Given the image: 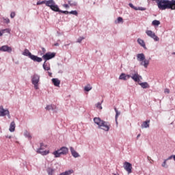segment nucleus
Wrapping results in <instances>:
<instances>
[{
    "instance_id": "6e6552de",
    "label": "nucleus",
    "mask_w": 175,
    "mask_h": 175,
    "mask_svg": "<svg viewBox=\"0 0 175 175\" xmlns=\"http://www.w3.org/2000/svg\"><path fill=\"white\" fill-rule=\"evenodd\" d=\"M146 33H147L148 36L152 38V39H154V40H155V41L159 40V36H157V35H156L155 32H154L153 31H151V29H147L146 31Z\"/></svg>"
},
{
    "instance_id": "9b49d317",
    "label": "nucleus",
    "mask_w": 175,
    "mask_h": 175,
    "mask_svg": "<svg viewBox=\"0 0 175 175\" xmlns=\"http://www.w3.org/2000/svg\"><path fill=\"white\" fill-rule=\"evenodd\" d=\"M56 53H46V54H44L43 58L44 59H46L47 61L48 59H51V58H54L55 57Z\"/></svg>"
},
{
    "instance_id": "f8f14e48",
    "label": "nucleus",
    "mask_w": 175,
    "mask_h": 175,
    "mask_svg": "<svg viewBox=\"0 0 175 175\" xmlns=\"http://www.w3.org/2000/svg\"><path fill=\"white\" fill-rule=\"evenodd\" d=\"M0 51H8V53H11L12 51V49L10 46H8V44H5L0 47Z\"/></svg>"
},
{
    "instance_id": "393cba45",
    "label": "nucleus",
    "mask_w": 175,
    "mask_h": 175,
    "mask_svg": "<svg viewBox=\"0 0 175 175\" xmlns=\"http://www.w3.org/2000/svg\"><path fill=\"white\" fill-rule=\"evenodd\" d=\"M90 90H92V86L91 84H87V85H85L84 90L85 91H90Z\"/></svg>"
},
{
    "instance_id": "49530a36",
    "label": "nucleus",
    "mask_w": 175,
    "mask_h": 175,
    "mask_svg": "<svg viewBox=\"0 0 175 175\" xmlns=\"http://www.w3.org/2000/svg\"><path fill=\"white\" fill-rule=\"evenodd\" d=\"M148 160L150 162V161H151V157H150L149 156H148Z\"/></svg>"
},
{
    "instance_id": "c9c22d12",
    "label": "nucleus",
    "mask_w": 175,
    "mask_h": 175,
    "mask_svg": "<svg viewBox=\"0 0 175 175\" xmlns=\"http://www.w3.org/2000/svg\"><path fill=\"white\" fill-rule=\"evenodd\" d=\"M129 6L133 9H135V10H137V8L134 6L133 3H129Z\"/></svg>"
},
{
    "instance_id": "b1692460",
    "label": "nucleus",
    "mask_w": 175,
    "mask_h": 175,
    "mask_svg": "<svg viewBox=\"0 0 175 175\" xmlns=\"http://www.w3.org/2000/svg\"><path fill=\"white\" fill-rule=\"evenodd\" d=\"M55 105H47L46 107V110H54L55 109Z\"/></svg>"
},
{
    "instance_id": "de8ad7c7",
    "label": "nucleus",
    "mask_w": 175,
    "mask_h": 175,
    "mask_svg": "<svg viewBox=\"0 0 175 175\" xmlns=\"http://www.w3.org/2000/svg\"><path fill=\"white\" fill-rule=\"evenodd\" d=\"M59 43H55V46H58Z\"/></svg>"
},
{
    "instance_id": "09e8293b",
    "label": "nucleus",
    "mask_w": 175,
    "mask_h": 175,
    "mask_svg": "<svg viewBox=\"0 0 175 175\" xmlns=\"http://www.w3.org/2000/svg\"><path fill=\"white\" fill-rule=\"evenodd\" d=\"M152 163H153V160H152V159H151L150 163L152 164Z\"/></svg>"
},
{
    "instance_id": "c756f323",
    "label": "nucleus",
    "mask_w": 175,
    "mask_h": 175,
    "mask_svg": "<svg viewBox=\"0 0 175 175\" xmlns=\"http://www.w3.org/2000/svg\"><path fill=\"white\" fill-rule=\"evenodd\" d=\"M70 14H75V16H77L78 12L77 10H71V12H70Z\"/></svg>"
},
{
    "instance_id": "4c0bfd02",
    "label": "nucleus",
    "mask_w": 175,
    "mask_h": 175,
    "mask_svg": "<svg viewBox=\"0 0 175 175\" xmlns=\"http://www.w3.org/2000/svg\"><path fill=\"white\" fill-rule=\"evenodd\" d=\"M15 16H16L15 12H11V14H10V17H11L12 18H14V17H15Z\"/></svg>"
},
{
    "instance_id": "0eeeda50",
    "label": "nucleus",
    "mask_w": 175,
    "mask_h": 175,
    "mask_svg": "<svg viewBox=\"0 0 175 175\" xmlns=\"http://www.w3.org/2000/svg\"><path fill=\"white\" fill-rule=\"evenodd\" d=\"M68 153V148L64 146L61 148L59 150L53 152V155L55 157H60L61 154H67Z\"/></svg>"
},
{
    "instance_id": "a878e982",
    "label": "nucleus",
    "mask_w": 175,
    "mask_h": 175,
    "mask_svg": "<svg viewBox=\"0 0 175 175\" xmlns=\"http://www.w3.org/2000/svg\"><path fill=\"white\" fill-rule=\"evenodd\" d=\"M152 25L154 26H158L161 24V21H159V20H153V21L152 22Z\"/></svg>"
},
{
    "instance_id": "aec40b11",
    "label": "nucleus",
    "mask_w": 175,
    "mask_h": 175,
    "mask_svg": "<svg viewBox=\"0 0 175 175\" xmlns=\"http://www.w3.org/2000/svg\"><path fill=\"white\" fill-rule=\"evenodd\" d=\"M137 42L139 43V44L142 46V47L146 48V43H145L144 40H143V39H141L140 38H138Z\"/></svg>"
},
{
    "instance_id": "ddd939ff",
    "label": "nucleus",
    "mask_w": 175,
    "mask_h": 175,
    "mask_svg": "<svg viewBox=\"0 0 175 175\" xmlns=\"http://www.w3.org/2000/svg\"><path fill=\"white\" fill-rule=\"evenodd\" d=\"M131 78L134 80V81H137L138 83H139L140 80L142 79V76H140L137 72H135L134 75H132Z\"/></svg>"
},
{
    "instance_id": "cd10ccee",
    "label": "nucleus",
    "mask_w": 175,
    "mask_h": 175,
    "mask_svg": "<svg viewBox=\"0 0 175 175\" xmlns=\"http://www.w3.org/2000/svg\"><path fill=\"white\" fill-rule=\"evenodd\" d=\"M115 111H116V120L117 121L118 116H120V112L118 111L117 108H115Z\"/></svg>"
},
{
    "instance_id": "7ed1b4c3",
    "label": "nucleus",
    "mask_w": 175,
    "mask_h": 175,
    "mask_svg": "<svg viewBox=\"0 0 175 175\" xmlns=\"http://www.w3.org/2000/svg\"><path fill=\"white\" fill-rule=\"evenodd\" d=\"M137 59L141 61V65H144L145 68H148L150 61L149 59H146V55H144V53L137 54Z\"/></svg>"
},
{
    "instance_id": "7c9ffc66",
    "label": "nucleus",
    "mask_w": 175,
    "mask_h": 175,
    "mask_svg": "<svg viewBox=\"0 0 175 175\" xmlns=\"http://www.w3.org/2000/svg\"><path fill=\"white\" fill-rule=\"evenodd\" d=\"M6 31V32H10V29H2V31H0V36H2L3 33Z\"/></svg>"
},
{
    "instance_id": "f3484780",
    "label": "nucleus",
    "mask_w": 175,
    "mask_h": 175,
    "mask_svg": "<svg viewBox=\"0 0 175 175\" xmlns=\"http://www.w3.org/2000/svg\"><path fill=\"white\" fill-rule=\"evenodd\" d=\"M52 82L57 87H58L60 83H61L60 80L59 79H57V78L52 79Z\"/></svg>"
},
{
    "instance_id": "9d476101",
    "label": "nucleus",
    "mask_w": 175,
    "mask_h": 175,
    "mask_svg": "<svg viewBox=\"0 0 175 175\" xmlns=\"http://www.w3.org/2000/svg\"><path fill=\"white\" fill-rule=\"evenodd\" d=\"M124 168L128 172V174H132L133 165L131 163L125 161V163H124Z\"/></svg>"
},
{
    "instance_id": "58836bf2",
    "label": "nucleus",
    "mask_w": 175,
    "mask_h": 175,
    "mask_svg": "<svg viewBox=\"0 0 175 175\" xmlns=\"http://www.w3.org/2000/svg\"><path fill=\"white\" fill-rule=\"evenodd\" d=\"M3 21H5V23H10V18H3Z\"/></svg>"
},
{
    "instance_id": "1a4fd4ad",
    "label": "nucleus",
    "mask_w": 175,
    "mask_h": 175,
    "mask_svg": "<svg viewBox=\"0 0 175 175\" xmlns=\"http://www.w3.org/2000/svg\"><path fill=\"white\" fill-rule=\"evenodd\" d=\"M46 148V146H44V144H40V149L37 150V152L40 153V154H42L43 156L49 154V150H44Z\"/></svg>"
},
{
    "instance_id": "c03bdc74",
    "label": "nucleus",
    "mask_w": 175,
    "mask_h": 175,
    "mask_svg": "<svg viewBox=\"0 0 175 175\" xmlns=\"http://www.w3.org/2000/svg\"><path fill=\"white\" fill-rule=\"evenodd\" d=\"M64 8H69V5H68V3H64Z\"/></svg>"
},
{
    "instance_id": "e433bc0d",
    "label": "nucleus",
    "mask_w": 175,
    "mask_h": 175,
    "mask_svg": "<svg viewBox=\"0 0 175 175\" xmlns=\"http://www.w3.org/2000/svg\"><path fill=\"white\" fill-rule=\"evenodd\" d=\"M43 3H46V1H38L37 2V5H42Z\"/></svg>"
},
{
    "instance_id": "473e14b6",
    "label": "nucleus",
    "mask_w": 175,
    "mask_h": 175,
    "mask_svg": "<svg viewBox=\"0 0 175 175\" xmlns=\"http://www.w3.org/2000/svg\"><path fill=\"white\" fill-rule=\"evenodd\" d=\"M25 135L27 136V137H29V139H31V137L30 133H28V131H25Z\"/></svg>"
},
{
    "instance_id": "a19ab883",
    "label": "nucleus",
    "mask_w": 175,
    "mask_h": 175,
    "mask_svg": "<svg viewBox=\"0 0 175 175\" xmlns=\"http://www.w3.org/2000/svg\"><path fill=\"white\" fill-rule=\"evenodd\" d=\"M167 160H165L162 164V167H165Z\"/></svg>"
},
{
    "instance_id": "a211bd4d",
    "label": "nucleus",
    "mask_w": 175,
    "mask_h": 175,
    "mask_svg": "<svg viewBox=\"0 0 175 175\" xmlns=\"http://www.w3.org/2000/svg\"><path fill=\"white\" fill-rule=\"evenodd\" d=\"M139 84L142 87V88H149L150 85L147 81H144L142 83H139Z\"/></svg>"
},
{
    "instance_id": "412c9836",
    "label": "nucleus",
    "mask_w": 175,
    "mask_h": 175,
    "mask_svg": "<svg viewBox=\"0 0 175 175\" xmlns=\"http://www.w3.org/2000/svg\"><path fill=\"white\" fill-rule=\"evenodd\" d=\"M150 120H146V122H144L142 124V128H148L150 126Z\"/></svg>"
},
{
    "instance_id": "37998d69",
    "label": "nucleus",
    "mask_w": 175,
    "mask_h": 175,
    "mask_svg": "<svg viewBox=\"0 0 175 175\" xmlns=\"http://www.w3.org/2000/svg\"><path fill=\"white\" fill-rule=\"evenodd\" d=\"M174 155L172 156H170V157H168L167 160H172V159H174Z\"/></svg>"
},
{
    "instance_id": "f03ea898",
    "label": "nucleus",
    "mask_w": 175,
    "mask_h": 175,
    "mask_svg": "<svg viewBox=\"0 0 175 175\" xmlns=\"http://www.w3.org/2000/svg\"><path fill=\"white\" fill-rule=\"evenodd\" d=\"M94 121L97 125L98 128L100 129H103L104 131H109L110 124L107 123V122H104V120H101L100 118H94Z\"/></svg>"
},
{
    "instance_id": "72a5a7b5",
    "label": "nucleus",
    "mask_w": 175,
    "mask_h": 175,
    "mask_svg": "<svg viewBox=\"0 0 175 175\" xmlns=\"http://www.w3.org/2000/svg\"><path fill=\"white\" fill-rule=\"evenodd\" d=\"M83 39H85V38H83V36H80L79 38H78L77 42L81 43Z\"/></svg>"
},
{
    "instance_id": "39448f33",
    "label": "nucleus",
    "mask_w": 175,
    "mask_h": 175,
    "mask_svg": "<svg viewBox=\"0 0 175 175\" xmlns=\"http://www.w3.org/2000/svg\"><path fill=\"white\" fill-rule=\"evenodd\" d=\"M45 4L46 6H49V8H51V9L55 12H58V10H59L58 5H56L54 0L45 1Z\"/></svg>"
},
{
    "instance_id": "4be33fe9",
    "label": "nucleus",
    "mask_w": 175,
    "mask_h": 175,
    "mask_svg": "<svg viewBox=\"0 0 175 175\" xmlns=\"http://www.w3.org/2000/svg\"><path fill=\"white\" fill-rule=\"evenodd\" d=\"M43 68L45 70H50V69H51V66H50V65H48V64H46V59L43 64Z\"/></svg>"
},
{
    "instance_id": "79ce46f5",
    "label": "nucleus",
    "mask_w": 175,
    "mask_h": 175,
    "mask_svg": "<svg viewBox=\"0 0 175 175\" xmlns=\"http://www.w3.org/2000/svg\"><path fill=\"white\" fill-rule=\"evenodd\" d=\"M137 10H146V8H137Z\"/></svg>"
},
{
    "instance_id": "bb28decb",
    "label": "nucleus",
    "mask_w": 175,
    "mask_h": 175,
    "mask_svg": "<svg viewBox=\"0 0 175 175\" xmlns=\"http://www.w3.org/2000/svg\"><path fill=\"white\" fill-rule=\"evenodd\" d=\"M46 171L49 175H53L54 170L53 168H47Z\"/></svg>"
},
{
    "instance_id": "423d86ee",
    "label": "nucleus",
    "mask_w": 175,
    "mask_h": 175,
    "mask_svg": "<svg viewBox=\"0 0 175 175\" xmlns=\"http://www.w3.org/2000/svg\"><path fill=\"white\" fill-rule=\"evenodd\" d=\"M40 75H38L37 73H35L31 77V81L33 84L34 88L36 90H38L39 88V81H40Z\"/></svg>"
},
{
    "instance_id": "f257e3e1",
    "label": "nucleus",
    "mask_w": 175,
    "mask_h": 175,
    "mask_svg": "<svg viewBox=\"0 0 175 175\" xmlns=\"http://www.w3.org/2000/svg\"><path fill=\"white\" fill-rule=\"evenodd\" d=\"M159 9L165 10V9H172L175 10V0H156Z\"/></svg>"
},
{
    "instance_id": "6ab92c4d",
    "label": "nucleus",
    "mask_w": 175,
    "mask_h": 175,
    "mask_svg": "<svg viewBox=\"0 0 175 175\" xmlns=\"http://www.w3.org/2000/svg\"><path fill=\"white\" fill-rule=\"evenodd\" d=\"M15 128H16L15 122H12L10 124L9 130L10 131V132H14V131H15Z\"/></svg>"
},
{
    "instance_id": "2eb2a0df",
    "label": "nucleus",
    "mask_w": 175,
    "mask_h": 175,
    "mask_svg": "<svg viewBox=\"0 0 175 175\" xmlns=\"http://www.w3.org/2000/svg\"><path fill=\"white\" fill-rule=\"evenodd\" d=\"M70 150L73 157H75V158L79 157V153H77V152H76V150H75V149L72 146L70 148Z\"/></svg>"
},
{
    "instance_id": "4468645a",
    "label": "nucleus",
    "mask_w": 175,
    "mask_h": 175,
    "mask_svg": "<svg viewBox=\"0 0 175 175\" xmlns=\"http://www.w3.org/2000/svg\"><path fill=\"white\" fill-rule=\"evenodd\" d=\"M131 77V75H126V73H121V75L119 77V79L122 80H127L128 79H130Z\"/></svg>"
},
{
    "instance_id": "20e7f679",
    "label": "nucleus",
    "mask_w": 175,
    "mask_h": 175,
    "mask_svg": "<svg viewBox=\"0 0 175 175\" xmlns=\"http://www.w3.org/2000/svg\"><path fill=\"white\" fill-rule=\"evenodd\" d=\"M24 55H27L33 59V61H37L38 62H41L42 61V58L41 57H38V55H34L33 54H31V51L28 50V49H25L23 51Z\"/></svg>"
},
{
    "instance_id": "2f4dec72",
    "label": "nucleus",
    "mask_w": 175,
    "mask_h": 175,
    "mask_svg": "<svg viewBox=\"0 0 175 175\" xmlns=\"http://www.w3.org/2000/svg\"><path fill=\"white\" fill-rule=\"evenodd\" d=\"M58 12H61V13H64L65 14H68L69 12L68 10H60V9H59Z\"/></svg>"
},
{
    "instance_id": "ea45409f",
    "label": "nucleus",
    "mask_w": 175,
    "mask_h": 175,
    "mask_svg": "<svg viewBox=\"0 0 175 175\" xmlns=\"http://www.w3.org/2000/svg\"><path fill=\"white\" fill-rule=\"evenodd\" d=\"M170 89L169 88H165L164 90V92L167 93V94H169L170 93Z\"/></svg>"
},
{
    "instance_id": "8fccbe9b",
    "label": "nucleus",
    "mask_w": 175,
    "mask_h": 175,
    "mask_svg": "<svg viewBox=\"0 0 175 175\" xmlns=\"http://www.w3.org/2000/svg\"><path fill=\"white\" fill-rule=\"evenodd\" d=\"M140 134H138V135L137 136V138L138 139V137H139Z\"/></svg>"
},
{
    "instance_id": "a18cd8bd",
    "label": "nucleus",
    "mask_w": 175,
    "mask_h": 175,
    "mask_svg": "<svg viewBox=\"0 0 175 175\" xmlns=\"http://www.w3.org/2000/svg\"><path fill=\"white\" fill-rule=\"evenodd\" d=\"M6 114L8 115V118H10V117H11V116H10V112H9V111H8V113H6Z\"/></svg>"
},
{
    "instance_id": "3c124183",
    "label": "nucleus",
    "mask_w": 175,
    "mask_h": 175,
    "mask_svg": "<svg viewBox=\"0 0 175 175\" xmlns=\"http://www.w3.org/2000/svg\"><path fill=\"white\" fill-rule=\"evenodd\" d=\"M174 161H175V155L174 156Z\"/></svg>"
},
{
    "instance_id": "dca6fc26",
    "label": "nucleus",
    "mask_w": 175,
    "mask_h": 175,
    "mask_svg": "<svg viewBox=\"0 0 175 175\" xmlns=\"http://www.w3.org/2000/svg\"><path fill=\"white\" fill-rule=\"evenodd\" d=\"M7 113H8V109H4L3 105H1L0 116H6Z\"/></svg>"
},
{
    "instance_id": "5701e85b",
    "label": "nucleus",
    "mask_w": 175,
    "mask_h": 175,
    "mask_svg": "<svg viewBox=\"0 0 175 175\" xmlns=\"http://www.w3.org/2000/svg\"><path fill=\"white\" fill-rule=\"evenodd\" d=\"M74 171L72 170H70L69 171H66L65 172H62L60 175H72Z\"/></svg>"
},
{
    "instance_id": "f704fd0d",
    "label": "nucleus",
    "mask_w": 175,
    "mask_h": 175,
    "mask_svg": "<svg viewBox=\"0 0 175 175\" xmlns=\"http://www.w3.org/2000/svg\"><path fill=\"white\" fill-rule=\"evenodd\" d=\"M96 107H98V109H103L100 102H98V103L96 105Z\"/></svg>"
},
{
    "instance_id": "c85d7f7f",
    "label": "nucleus",
    "mask_w": 175,
    "mask_h": 175,
    "mask_svg": "<svg viewBox=\"0 0 175 175\" xmlns=\"http://www.w3.org/2000/svg\"><path fill=\"white\" fill-rule=\"evenodd\" d=\"M116 23H123V18L122 17H118L117 21H115Z\"/></svg>"
},
{
    "instance_id": "603ef678",
    "label": "nucleus",
    "mask_w": 175,
    "mask_h": 175,
    "mask_svg": "<svg viewBox=\"0 0 175 175\" xmlns=\"http://www.w3.org/2000/svg\"><path fill=\"white\" fill-rule=\"evenodd\" d=\"M114 175H116V174H115Z\"/></svg>"
}]
</instances>
